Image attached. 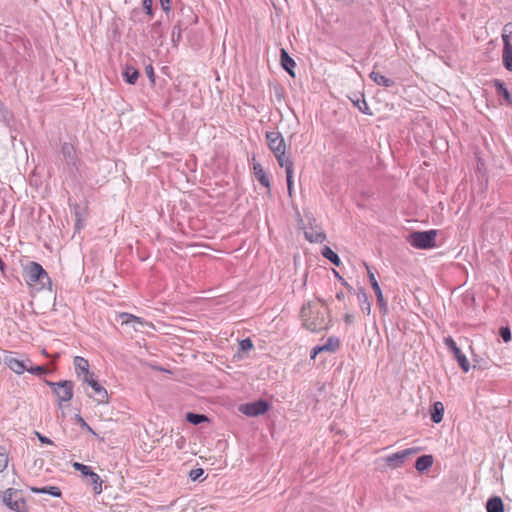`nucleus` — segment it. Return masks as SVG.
Returning a JSON list of instances; mask_svg holds the SVG:
<instances>
[{"label":"nucleus","mask_w":512,"mask_h":512,"mask_svg":"<svg viewBox=\"0 0 512 512\" xmlns=\"http://www.w3.org/2000/svg\"><path fill=\"white\" fill-rule=\"evenodd\" d=\"M286 182L288 194L291 196L293 191V171L289 170L288 173H286Z\"/></svg>","instance_id":"nucleus-46"},{"label":"nucleus","mask_w":512,"mask_h":512,"mask_svg":"<svg viewBox=\"0 0 512 512\" xmlns=\"http://www.w3.org/2000/svg\"><path fill=\"white\" fill-rule=\"evenodd\" d=\"M30 490L36 494H48L55 498H60L62 496V492L57 486H44V487H30Z\"/></svg>","instance_id":"nucleus-24"},{"label":"nucleus","mask_w":512,"mask_h":512,"mask_svg":"<svg viewBox=\"0 0 512 512\" xmlns=\"http://www.w3.org/2000/svg\"><path fill=\"white\" fill-rule=\"evenodd\" d=\"M326 352L334 353L340 348V339L336 336H331L327 339L326 343L322 345Z\"/></svg>","instance_id":"nucleus-34"},{"label":"nucleus","mask_w":512,"mask_h":512,"mask_svg":"<svg viewBox=\"0 0 512 512\" xmlns=\"http://www.w3.org/2000/svg\"><path fill=\"white\" fill-rule=\"evenodd\" d=\"M336 298L339 301H343L344 298H345V294L342 291H339V292L336 293Z\"/></svg>","instance_id":"nucleus-57"},{"label":"nucleus","mask_w":512,"mask_h":512,"mask_svg":"<svg viewBox=\"0 0 512 512\" xmlns=\"http://www.w3.org/2000/svg\"><path fill=\"white\" fill-rule=\"evenodd\" d=\"M3 362L16 374H22L27 369V360L24 361L14 357L11 352L4 357Z\"/></svg>","instance_id":"nucleus-15"},{"label":"nucleus","mask_w":512,"mask_h":512,"mask_svg":"<svg viewBox=\"0 0 512 512\" xmlns=\"http://www.w3.org/2000/svg\"><path fill=\"white\" fill-rule=\"evenodd\" d=\"M321 254L324 258L329 260L332 264H334L337 267H339L342 264L338 254L334 252L329 246H324L322 248Z\"/></svg>","instance_id":"nucleus-31"},{"label":"nucleus","mask_w":512,"mask_h":512,"mask_svg":"<svg viewBox=\"0 0 512 512\" xmlns=\"http://www.w3.org/2000/svg\"><path fill=\"white\" fill-rule=\"evenodd\" d=\"M145 72L147 74V77L151 81V83L154 85L155 84V73H154V69L151 64H149L145 67Z\"/></svg>","instance_id":"nucleus-48"},{"label":"nucleus","mask_w":512,"mask_h":512,"mask_svg":"<svg viewBox=\"0 0 512 512\" xmlns=\"http://www.w3.org/2000/svg\"><path fill=\"white\" fill-rule=\"evenodd\" d=\"M21 490L8 488L0 491V502L9 510L15 512H28V506L25 498L20 497Z\"/></svg>","instance_id":"nucleus-3"},{"label":"nucleus","mask_w":512,"mask_h":512,"mask_svg":"<svg viewBox=\"0 0 512 512\" xmlns=\"http://www.w3.org/2000/svg\"><path fill=\"white\" fill-rule=\"evenodd\" d=\"M333 273L335 277L338 279V281L347 289L349 293H356V290L339 274V272L333 269Z\"/></svg>","instance_id":"nucleus-40"},{"label":"nucleus","mask_w":512,"mask_h":512,"mask_svg":"<svg viewBox=\"0 0 512 512\" xmlns=\"http://www.w3.org/2000/svg\"><path fill=\"white\" fill-rule=\"evenodd\" d=\"M344 322L346 324H352L354 322V316L352 314H350V313H346L344 315Z\"/></svg>","instance_id":"nucleus-53"},{"label":"nucleus","mask_w":512,"mask_h":512,"mask_svg":"<svg viewBox=\"0 0 512 512\" xmlns=\"http://www.w3.org/2000/svg\"><path fill=\"white\" fill-rule=\"evenodd\" d=\"M23 278L28 285H38L41 289L51 287V278L46 270L35 261H31L23 267Z\"/></svg>","instance_id":"nucleus-2"},{"label":"nucleus","mask_w":512,"mask_h":512,"mask_svg":"<svg viewBox=\"0 0 512 512\" xmlns=\"http://www.w3.org/2000/svg\"><path fill=\"white\" fill-rule=\"evenodd\" d=\"M149 33H150L152 39H155L156 41L160 40L159 45H162V40L164 38L165 31H164L163 24L160 20L155 21L154 23H152L150 25Z\"/></svg>","instance_id":"nucleus-26"},{"label":"nucleus","mask_w":512,"mask_h":512,"mask_svg":"<svg viewBox=\"0 0 512 512\" xmlns=\"http://www.w3.org/2000/svg\"><path fill=\"white\" fill-rule=\"evenodd\" d=\"M419 450V448L404 449L394 454L388 455L384 460L388 467L395 469L401 467L409 456L417 453Z\"/></svg>","instance_id":"nucleus-11"},{"label":"nucleus","mask_w":512,"mask_h":512,"mask_svg":"<svg viewBox=\"0 0 512 512\" xmlns=\"http://www.w3.org/2000/svg\"><path fill=\"white\" fill-rule=\"evenodd\" d=\"M305 238L311 243H323L326 240V234L323 231H305Z\"/></svg>","instance_id":"nucleus-32"},{"label":"nucleus","mask_w":512,"mask_h":512,"mask_svg":"<svg viewBox=\"0 0 512 512\" xmlns=\"http://www.w3.org/2000/svg\"><path fill=\"white\" fill-rule=\"evenodd\" d=\"M445 346L453 353L455 360L462 369L463 372L467 373L470 370V363L467 357L463 354L461 349L457 346L456 342L451 336L444 338Z\"/></svg>","instance_id":"nucleus-9"},{"label":"nucleus","mask_w":512,"mask_h":512,"mask_svg":"<svg viewBox=\"0 0 512 512\" xmlns=\"http://www.w3.org/2000/svg\"><path fill=\"white\" fill-rule=\"evenodd\" d=\"M320 352H324L323 348H322V345L321 346H316L314 347L312 350H311V353H310V357L311 359H314L316 357L317 354H319Z\"/></svg>","instance_id":"nucleus-51"},{"label":"nucleus","mask_w":512,"mask_h":512,"mask_svg":"<svg viewBox=\"0 0 512 512\" xmlns=\"http://www.w3.org/2000/svg\"><path fill=\"white\" fill-rule=\"evenodd\" d=\"M163 11L169 15L170 11H171V4H165L164 6H161Z\"/></svg>","instance_id":"nucleus-56"},{"label":"nucleus","mask_w":512,"mask_h":512,"mask_svg":"<svg viewBox=\"0 0 512 512\" xmlns=\"http://www.w3.org/2000/svg\"><path fill=\"white\" fill-rule=\"evenodd\" d=\"M130 20H132L135 23H138V22L143 23V22H145V19L142 17V11L139 8H134L131 11Z\"/></svg>","instance_id":"nucleus-42"},{"label":"nucleus","mask_w":512,"mask_h":512,"mask_svg":"<svg viewBox=\"0 0 512 512\" xmlns=\"http://www.w3.org/2000/svg\"><path fill=\"white\" fill-rule=\"evenodd\" d=\"M74 367L75 372L78 377L82 376L83 374H87L89 371V362L87 359L81 356L74 357Z\"/></svg>","instance_id":"nucleus-30"},{"label":"nucleus","mask_w":512,"mask_h":512,"mask_svg":"<svg viewBox=\"0 0 512 512\" xmlns=\"http://www.w3.org/2000/svg\"><path fill=\"white\" fill-rule=\"evenodd\" d=\"M473 362L475 363L474 364V368L478 367L480 369H485L487 368V362H481L480 360H478L477 358H473Z\"/></svg>","instance_id":"nucleus-52"},{"label":"nucleus","mask_w":512,"mask_h":512,"mask_svg":"<svg viewBox=\"0 0 512 512\" xmlns=\"http://www.w3.org/2000/svg\"><path fill=\"white\" fill-rule=\"evenodd\" d=\"M184 29H186V27L183 26L181 21H178L174 25L173 30H172V34H171V40H172L174 46H177L178 43L181 41V39H182V32H183Z\"/></svg>","instance_id":"nucleus-35"},{"label":"nucleus","mask_w":512,"mask_h":512,"mask_svg":"<svg viewBox=\"0 0 512 512\" xmlns=\"http://www.w3.org/2000/svg\"><path fill=\"white\" fill-rule=\"evenodd\" d=\"M82 376L83 383H86L88 386L91 385V382L97 381L96 376L93 372L88 371L87 374H83Z\"/></svg>","instance_id":"nucleus-47"},{"label":"nucleus","mask_w":512,"mask_h":512,"mask_svg":"<svg viewBox=\"0 0 512 512\" xmlns=\"http://www.w3.org/2000/svg\"><path fill=\"white\" fill-rule=\"evenodd\" d=\"M45 383L57 396L59 407H62L64 402H68L72 399L74 383L71 380H61L58 382L45 380Z\"/></svg>","instance_id":"nucleus-5"},{"label":"nucleus","mask_w":512,"mask_h":512,"mask_svg":"<svg viewBox=\"0 0 512 512\" xmlns=\"http://www.w3.org/2000/svg\"><path fill=\"white\" fill-rule=\"evenodd\" d=\"M487 512H505L504 502L500 496H491L486 502Z\"/></svg>","instance_id":"nucleus-21"},{"label":"nucleus","mask_w":512,"mask_h":512,"mask_svg":"<svg viewBox=\"0 0 512 512\" xmlns=\"http://www.w3.org/2000/svg\"><path fill=\"white\" fill-rule=\"evenodd\" d=\"M274 156L277 159L279 166L285 168L286 173H288L289 170L294 171V163L290 157L286 155V150L276 152L274 153Z\"/></svg>","instance_id":"nucleus-22"},{"label":"nucleus","mask_w":512,"mask_h":512,"mask_svg":"<svg viewBox=\"0 0 512 512\" xmlns=\"http://www.w3.org/2000/svg\"><path fill=\"white\" fill-rule=\"evenodd\" d=\"M254 349L252 340L248 337L239 341L238 352L234 355V358L239 360L243 359L247 353Z\"/></svg>","instance_id":"nucleus-27"},{"label":"nucleus","mask_w":512,"mask_h":512,"mask_svg":"<svg viewBox=\"0 0 512 512\" xmlns=\"http://www.w3.org/2000/svg\"><path fill=\"white\" fill-rule=\"evenodd\" d=\"M69 206L73 211V215L75 219H86L87 216V206H81L78 203H71L69 201Z\"/></svg>","instance_id":"nucleus-36"},{"label":"nucleus","mask_w":512,"mask_h":512,"mask_svg":"<svg viewBox=\"0 0 512 512\" xmlns=\"http://www.w3.org/2000/svg\"><path fill=\"white\" fill-rule=\"evenodd\" d=\"M75 421L77 424L80 425V427L90 433L95 434L93 429L89 426V424L83 419V417L80 414L75 415Z\"/></svg>","instance_id":"nucleus-44"},{"label":"nucleus","mask_w":512,"mask_h":512,"mask_svg":"<svg viewBox=\"0 0 512 512\" xmlns=\"http://www.w3.org/2000/svg\"><path fill=\"white\" fill-rule=\"evenodd\" d=\"M353 105L363 114L372 115V111L366 102L365 95L362 92H353L348 96Z\"/></svg>","instance_id":"nucleus-16"},{"label":"nucleus","mask_w":512,"mask_h":512,"mask_svg":"<svg viewBox=\"0 0 512 512\" xmlns=\"http://www.w3.org/2000/svg\"><path fill=\"white\" fill-rule=\"evenodd\" d=\"M60 153L66 163L67 169L70 174L75 175L79 171L80 159L77 155L76 149L72 143L64 142L61 144Z\"/></svg>","instance_id":"nucleus-7"},{"label":"nucleus","mask_w":512,"mask_h":512,"mask_svg":"<svg viewBox=\"0 0 512 512\" xmlns=\"http://www.w3.org/2000/svg\"><path fill=\"white\" fill-rule=\"evenodd\" d=\"M252 169L256 180L265 188H267L268 193L271 191V184L268 174L265 172L264 168L259 162H253Z\"/></svg>","instance_id":"nucleus-17"},{"label":"nucleus","mask_w":512,"mask_h":512,"mask_svg":"<svg viewBox=\"0 0 512 512\" xmlns=\"http://www.w3.org/2000/svg\"><path fill=\"white\" fill-rule=\"evenodd\" d=\"M72 467L81 473L83 477L88 478V485H91L95 495H99L102 492V479L95 473L90 466L80 462H73Z\"/></svg>","instance_id":"nucleus-6"},{"label":"nucleus","mask_w":512,"mask_h":512,"mask_svg":"<svg viewBox=\"0 0 512 512\" xmlns=\"http://www.w3.org/2000/svg\"><path fill=\"white\" fill-rule=\"evenodd\" d=\"M303 326L311 331L318 332L326 329L324 313L316 304L308 302L300 310Z\"/></svg>","instance_id":"nucleus-1"},{"label":"nucleus","mask_w":512,"mask_h":512,"mask_svg":"<svg viewBox=\"0 0 512 512\" xmlns=\"http://www.w3.org/2000/svg\"><path fill=\"white\" fill-rule=\"evenodd\" d=\"M265 138L267 145L273 154L281 152V150H286L287 147L285 140L279 131H267Z\"/></svg>","instance_id":"nucleus-12"},{"label":"nucleus","mask_w":512,"mask_h":512,"mask_svg":"<svg viewBox=\"0 0 512 512\" xmlns=\"http://www.w3.org/2000/svg\"><path fill=\"white\" fill-rule=\"evenodd\" d=\"M444 416V405L442 402H434L430 410V419L433 423H440Z\"/></svg>","instance_id":"nucleus-25"},{"label":"nucleus","mask_w":512,"mask_h":512,"mask_svg":"<svg viewBox=\"0 0 512 512\" xmlns=\"http://www.w3.org/2000/svg\"><path fill=\"white\" fill-rule=\"evenodd\" d=\"M318 301L324 306L326 305V302L323 299L318 298Z\"/></svg>","instance_id":"nucleus-60"},{"label":"nucleus","mask_w":512,"mask_h":512,"mask_svg":"<svg viewBox=\"0 0 512 512\" xmlns=\"http://www.w3.org/2000/svg\"><path fill=\"white\" fill-rule=\"evenodd\" d=\"M35 434H36V436H37L38 440H39L42 444H47V445H53V444H54V443H53V441H52L50 438H48L47 436L42 435L41 433H39V432H37V431L35 432Z\"/></svg>","instance_id":"nucleus-49"},{"label":"nucleus","mask_w":512,"mask_h":512,"mask_svg":"<svg viewBox=\"0 0 512 512\" xmlns=\"http://www.w3.org/2000/svg\"><path fill=\"white\" fill-rule=\"evenodd\" d=\"M8 455L3 447H0V472H3L8 466Z\"/></svg>","instance_id":"nucleus-43"},{"label":"nucleus","mask_w":512,"mask_h":512,"mask_svg":"<svg viewBox=\"0 0 512 512\" xmlns=\"http://www.w3.org/2000/svg\"><path fill=\"white\" fill-rule=\"evenodd\" d=\"M122 76L126 83L134 85L139 78V71L130 65H126L122 71Z\"/></svg>","instance_id":"nucleus-28"},{"label":"nucleus","mask_w":512,"mask_h":512,"mask_svg":"<svg viewBox=\"0 0 512 512\" xmlns=\"http://www.w3.org/2000/svg\"><path fill=\"white\" fill-rule=\"evenodd\" d=\"M85 220L86 219H75V232H79L81 229L85 226Z\"/></svg>","instance_id":"nucleus-50"},{"label":"nucleus","mask_w":512,"mask_h":512,"mask_svg":"<svg viewBox=\"0 0 512 512\" xmlns=\"http://www.w3.org/2000/svg\"><path fill=\"white\" fill-rule=\"evenodd\" d=\"M432 465L433 456L430 454L421 455L415 461V468L420 473L428 470Z\"/></svg>","instance_id":"nucleus-23"},{"label":"nucleus","mask_w":512,"mask_h":512,"mask_svg":"<svg viewBox=\"0 0 512 512\" xmlns=\"http://www.w3.org/2000/svg\"><path fill=\"white\" fill-rule=\"evenodd\" d=\"M499 336L505 343H508L512 339L511 329L509 326H501L499 328Z\"/></svg>","instance_id":"nucleus-39"},{"label":"nucleus","mask_w":512,"mask_h":512,"mask_svg":"<svg viewBox=\"0 0 512 512\" xmlns=\"http://www.w3.org/2000/svg\"><path fill=\"white\" fill-rule=\"evenodd\" d=\"M93 392H88L86 390V394L88 397L92 398L97 404H108L109 396L108 392L104 386H102L99 381L91 382L90 385Z\"/></svg>","instance_id":"nucleus-13"},{"label":"nucleus","mask_w":512,"mask_h":512,"mask_svg":"<svg viewBox=\"0 0 512 512\" xmlns=\"http://www.w3.org/2000/svg\"><path fill=\"white\" fill-rule=\"evenodd\" d=\"M280 65L291 77H295L296 62L284 48L280 49Z\"/></svg>","instance_id":"nucleus-18"},{"label":"nucleus","mask_w":512,"mask_h":512,"mask_svg":"<svg viewBox=\"0 0 512 512\" xmlns=\"http://www.w3.org/2000/svg\"><path fill=\"white\" fill-rule=\"evenodd\" d=\"M270 408V404L265 399H258L253 402L241 404L238 410L248 417H258L264 415Z\"/></svg>","instance_id":"nucleus-8"},{"label":"nucleus","mask_w":512,"mask_h":512,"mask_svg":"<svg viewBox=\"0 0 512 512\" xmlns=\"http://www.w3.org/2000/svg\"><path fill=\"white\" fill-rule=\"evenodd\" d=\"M503 34H512V22L507 23L503 28Z\"/></svg>","instance_id":"nucleus-54"},{"label":"nucleus","mask_w":512,"mask_h":512,"mask_svg":"<svg viewBox=\"0 0 512 512\" xmlns=\"http://www.w3.org/2000/svg\"><path fill=\"white\" fill-rule=\"evenodd\" d=\"M492 84L496 89L497 95L502 97L508 105H512V95L505 83L500 79H493Z\"/></svg>","instance_id":"nucleus-19"},{"label":"nucleus","mask_w":512,"mask_h":512,"mask_svg":"<svg viewBox=\"0 0 512 512\" xmlns=\"http://www.w3.org/2000/svg\"><path fill=\"white\" fill-rule=\"evenodd\" d=\"M172 0H160L161 6H164L165 4H171Z\"/></svg>","instance_id":"nucleus-58"},{"label":"nucleus","mask_w":512,"mask_h":512,"mask_svg":"<svg viewBox=\"0 0 512 512\" xmlns=\"http://www.w3.org/2000/svg\"><path fill=\"white\" fill-rule=\"evenodd\" d=\"M153 3L154 0H142V9L148 16V20H151L154 17L155 10L153 8Z\"/></svg>","instance_id":"nucleus-38"},{"label":"nucleus","mask_w":512,"mask_h":512,"mask_svg":"<svg viewBox=\"0 0 512 512\" xmlns=\"http://www.w3.org/2000/svg\"><path fill=\"white\" fill-rule=\"evenodd\" d=\"M120 318L122 319L123 324H129L131 322H138L142 323L141 319L135 315L129 314V313H122L120 315Z\"/></svg>","instance_id":"nucleus-41"},{"label":"nucleus","mask_w":512,"mask_h":512,"mask_svg":"<svg viewBox=\"0 0 512 512\" xmlns=\"http://www.w3.org/2000/svg\"><path fill=\"white\" fill-rule=\"evenodd\" d=\"M357 296V299L359 301L360 308L363 313L366 315H370L371 313V302L368 298V295L365 291V289L361 286L358 288V291L355 293Z\"/></svg>","instance_id":"nucleus-20"},{"label":"nucleus","mask_w":512,"mask_h":512,"mask_svg":"<svg viewBox=\"0 0 512 512\" xmlns=\"http://www.w3.org/2000/svg\"><path fill=\"white\" fill-rule=\"evenodd\" d=\"M7 265L6 263L0 258V271L4 274L6 271Z\"/></svg>","instance_id":"nucleus-55"},{"label":"nucleus","mask_w":512,"mask_h":512,"mask_svg":"<svg viewBox=\"0 0 512 512\" xmlns=\"http://www.w3.org/2000/svg\"><path fill=\"white\" fill-rule=\"evenodd\" d=\"M437 231L434 229L427 231H414L409 234L408 242L417 249H431L436 246Z\"/></svg>","instance_id":"nucleus-4"},{"label":"nucleus","mask_w":512,"mask_h":512,"mask_svg":"<svg viewBox=\"0 0 512 512\" xmlns=\"http://www.w3.org/2000/svg\"><path fill=\"white\" fill-rule=\"evenodd\" d=\"M186 421L192 425H199L208 422L209 418L205 414L188 412L185 417Z\"/></svg>","instance_id":"nucleus-33"},{"label":"nucleus","mask_w":512,"mask_h":512,"mask_svg":"<svg viewBox=\"0 0 512 512\" xmlns=\"http://www.w3.org/2000/svg\"><path fill=\"white\" fill-rule=\"evenodd\" d=\"M203 474H204V469H202V468L192 469L189 472V478L192 481H197V480H199L202 477Z\"/></svg>","instance_id":"nucleus-45"},{"label":"nucleus","mask_w":512,"mask_h":512,"mask_svg":"<svg viewBox=\"0 0 512 512\" xmlns=\"http://www.w3.org/2000/svg\"><path fill=\"white\" fill-rule=\"evenodd\" d=\"M198 21V17L196 15L193 16V20H192V23H197Z\"/></svg>","instance_id":"nucleus-59"},{"label":"nucleus","mask_w":512,"mask_h":512,"mask_svg":"<svg viewBox=\"0 0 512 512\" xmlns=\"http://www.w3.org/2000/svg\"><path fill=\"white\" fill-rule=\"evenodd\" d=\"M27 372L33 374V375H37V376H41L43 374H47L48 373V370L45 366H41V365H32V362L27 359V369H26Z\"/></svg>","instance_id":"nucleus-37"},{"label":"nucleus","mask_w":512,"mask_h":512,"mask_svg":"<svg viewBox=\"0 0 512 512\" xmlns=\"http://www.w3.org/2000/svg\"><path fill=\"white\" fill-rule=\"evenodd\" d=\"M365 266L367 268L369 283H370V285L375 293L376 299H377V305L379 306L381 314L386 315L388 313V304H387L386 300L384 299L382 290L379 286L378 281L376 280L374 273L370 270V267L368 265L365 264Z\"/></svg>","instance_id":"nucleus-10"},{"label":"nucleus","mask_w":512,"mask_h":512,"mask_svg":"<svg viewBox=\"0 0 512 512\" xmlns=\"http://www.w3.org/2000/svg\"><path fill=\"white\" fill-rule=\"evenodd\" d=\"M502 41V63L506 70L512 72V44L510 42V36L502 34Z\"/></svg>","instance_id":"nucleus-14"},{"label":"nucleus","mask_w":512,"mask_h":512,"mask_svg":"<svg viewBox=\"0 0 512 512\" xmlns=\"http://www.w3.org/2000/svg\"><path fill=\"white\" fill-rule=\"evenodd\" d=\"M370 79L375 82L377 85L389 88L395 85V81L385 77L379 72L372 71L369 75Z\"/></svg>","instance_id":"nucleus-29"}]
</instances>
